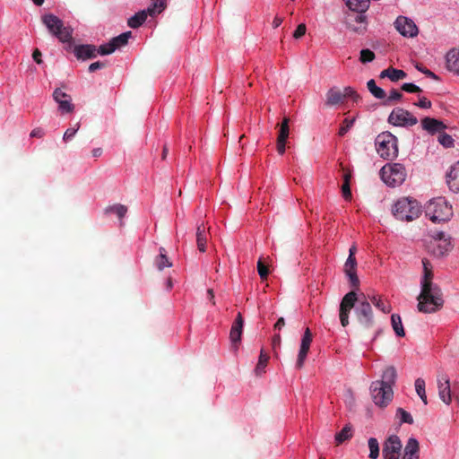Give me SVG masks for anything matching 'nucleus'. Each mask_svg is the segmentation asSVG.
I'll list each match as a JSON object with an SVG mask.
<instances>
[{"instance_id":"obj_1","label":"nucleus","mask_w":459,"mask_h":459,"mask_svg":"<svg viewBox=\"0 0 459 459\" xmlns=\"http://www.w3.org/2000/svg\"><path fill=\"white\" fill-rule=\"evenodd\" d=\"M369 299L364 293L357 295L355 291L348 292L340 305V321L343 327L349 325V314L355 307V315L360 325L370 328L374 324V316Z\"/></svg>"},{"instance_id":"obj_2","label":"nucleus","mask_w":459,"mask_h":459,"mask_svg":"<svg viewBox=\"0 0 459 459\" xmlns=\"http://www.w3.org/2000/svg\"><path fill=\"white\" fill-rule=\"evenodd\" d=\"M423 276L420 280V293L418 296V309L422 313H434L443 307L444 299L440 288L432 281L430 263L423 259Z\"/></svg>"},{"instance_id":"obj_3","label":"nucleus","mask_w":459,"mask_h":459,"mask_svg":"<svg viewBox=\"0 0 459 459\" xmlns=\"http://www.w3.org/2000/svg\"><path fill=\"white\" fill-rule=\"evenodd\" d=\"M397 377L396 369L393 366L385 368L381 375L380 380L371 383L370 394L373 402L379 407L387 406L393 399V386Z\"/></svg>"},{"instance_id":"obj_4","label":"nucleus","mask_w":459,"mask_h":459,"mask_svg":"<svg viewBox=\"0 0 459 459\" xmlns=\"http://www.w3.org/2000/svg\"><path fill=\"white\" fill-rule=\"evenodd\" d=\"M425 214L434 223L448 221L453 215L452 205L445 197L430 200L425 206Z\"/></svg>"},{"instance_id":"obj_5","label":"nucleus","mask_w":459,"mask_h":459,"mask_svg":"<svg viewBox=\"0 0 459 459\" xmlns=\"http://www.w3.org/2000/svg\"><path fill=\"white\" fill-rule=\"evenodd\" d=\"M392 212L397 220L411 221L421 213V206L413 198L403 197L394 203Z\"/></svg>"},{"instance_id":"obj_6","label":"nucleus","mask_w":459,"mask_h":459,"mask_svg":"<svg viewBox=\"0 0 459 459\" xmlns=\"http://www.w3.org/2000/svg\"><path fill=\"white\" fill-rule=\"evenodd\" d=\"M380 177L386 186L395 187L405 181L407 171L401 163H386L380 169Z\"/></svg>"},{"instance_id":"obj_7","label":"nucleus","mask_w":459,"mask_h":459,"mask_svg":"<svg viewBox=\"0 0 459 459\" xmlns=\"http://www.w3.org/2000/svg\"><path fill=\"white\" fill-rule=\"evenodd\" d=\"M376 150L385 160L394 159L398 155L397 138L390 132L379 134L375 140Z\"/></svg>"},{"instance_id":"obj_8","label":"nucleus","mask_w":459,"mask_h":459,"mask_svg":"<svg viewBox=\"0 0 459 459\" xmlns=\"http://www.w3.org/2000/svg\"><path fill=\"white\" fill-rule=\"evenodd\" d=\"M43 23L49 32L55 35L61 42H69L72 39V30L65 27L63 22L54 14H46L42 17Z\"/></svg>"},{"instance_id":"obj_9","label":"nucleus","mask_w":459,"mask_h":459,"mask_svg":"<svg viewBox=\"0 0 459 459\" xmlns=\"http://www.w3.org/2000/svg\"><path fill=\"white\" fill-rule=\"evenodd\" d=\"M163 10V0L153 2L147 9L136 13L128 19L127 24L133 29L140 27L147 19L148 15L155 16Z\"/></svg>"},{"instance_id":"obj_10","label":"nucleus","mask_w":459,"mask_h":459,"mask_svg":"<svg viewBox=\"0 0 459 459\" xmlns=\"http://www.w3.org/2000/svg\"><path fill=\"white\" fill-rule=\"evenodd\" d=\"M388 121L395 126H414L418 122L416 117L409 111L400 108H394L391 112Z\"/></svg>"},{"instance_id":"obj_11","label":"nucleus","mask_w":459,"mask_h":459,"mask_svg":"<svg viewBox=\"0 0 459 459\" xmlns=\"http://www.w3.org/2000/svg\"><path fill=\"white\" fill-rule=\"evenodd\" d=\"M403 445L401 439L396 435L389 436L383 445L384 459H399Z\"/></svg>"},{"instance_id":"obj_12","label":"nucleus","mask_w":459,"mask_h":459,"mask_svg":"<svg viewBox=\"0 0 459 459\" xmlns=\"http://www.w3.org/2000/svg\"><path fill=\"white\" fill-rule=\"evenodd\" d=\"M131 36L132 32L126 31L114 37L108 43L100 46L98 53L101 56L112 54L116 49L126 45Z\"/></svg>"},{"instance_id":"obj_13","label":"nucleus","mask_w":459,"mask_h":459,"mask_svg":"<svg viewBox=\"0 0 459 459\" xmlns=\"http://www.w3.org/2000/svg\"><path fill=\"white\" fill-rule=\"evenodd\" d=\"M394 27L403 37L413 38L419 32L415 22L405 16H399L394 22Z\"/></svg>"},{"instance_id":"obj_14","label":"nucleus","mask_w":459,"mask_h":459,"mask_svg":"<svg viewBox=\"0 0 459 459\" xmlns=\"http://www.w3.org/2000/svg\"><path fill=\"white\" fill-rule=\"evenodd\" d=\"M53 99L58 104V110L62 113H72L74 106L72 103V98L69 94L61 89H56L53 92Z\"/></svg>"},{"instance_id":"obj_15","label":"nucleus","mask_w":459,"mask_h":459,"mask_svg":"<svg viewBox=\"0 0 459 459\" xmlns=\"http://www.w3.org/2000/svg\"><path fill=\"white\" fill-rule=\"evenodd\" d=\"M312 342V333L309 328L305 330V333L301 338L300 348L298 354L296 367L301 368L307 359V352L309 351Z\"/></svg>"},{"instance_id":"obj_16","label":"nucleus","mask_w":459,"mask_h":459,"mask_svg":"<svg viewBox=\"0 0 459 459\" xmlns=\"http://www.w3.org/2000/svg\"><path fill=\"white\" fill-rule=\"evenodd\" d=\"M437 381L439 398L446 404H449L451 403V389L448 377L446 375H439Z\"/></svg>"},{"instance_id":"obj_17","label":"nucleus","mask_w":459,"mask_h":459,"mask_svg":"<svg viewBox=\"0 0 459 459\" xmlns=\"http://www.w3.org/2000/svg\"><path fill=\"white\" fill-rule=\"evenodd\" d=\"M401 459H420V443L415 437L408 438Z\"/></svg>"},{"instance_id":"obj_18","label":"nucleus","mask_w":459,"mask_h":459,"mask_svg":"<svg viewBox=\"0 0 459 459\" xmlns=\"http://www.w3.org/2000/svg\"><path fill=\"white\" fill-rule=\"evenodd\" d=\"M446 184L454 193H459V160L450 167L446 174Z\"/></svg>"},{"instance_id":"obj_19","label":"nucleus","mask_w":459,"mask_h":459,"mask_svg":"<svg viewBox=\"0 0 459 459\" xmlns=\"http://www.w3.org/2000/svg\"><path fill=\"white\" fill-rule=\"evenodd\" d=\"M98 50L93 45H78L74 47V53L78 59L86 60L95 57Z\"/></svg>"},{"instance_id":"obj_20","label":"nucleus","mask_w":459,"mask_h":459,"mask_svg":"<svg viewBox=\"0 0 459 459\" xmlns=\"http://www.w3.org/2000/svg\"><path fill=\"white\" fill-rule=\"evenodd\" d=\"M344 102V94L338 87L330 88L325 94V105L328 107L336 106Z\"/></svg>"},{"instance_id":"obj_21","label":"nucleus","mask_w":459,"mask_h":459,"mask_svg":"<svg viewBox=\"0 0 459 459\" xmlns=\"http://www.w3.org/2000/svg\"><path fill=\"white\" fill-rule=\"evenodd\" d=\"M244 320L240 313L237 315V317L232 324L230 338L233 343L240 342L242 331H243Z\"/></svg>"},{"instance_id":"obj_22","label":"nucleus","mask_w":459,"mask_h":459,"mask_svg":"<svg viewBox=\"0 0 459 459\" xmlns=\"http://www.w3.org/2000/svg\"><path fill=\"white\" fill-rule=\"evenodd\" d=\"M447 69L459 75V48H453L446 56Z\"/></svg>"},{"instance_id":"obj_23","label":"nucleus","mask_w":459,"mask_h":459,"mask_svg":"<svg viewBox=\"0 0 459 459\" xmlns=\"http://www.w3.org/2000/svg\"><path fill=\"white\" fill-rule=\"evenodd\" d=\"M422 128L430 134L440 132L446 128V126L439 120L430 117H425L421 121Z\"/></svg>"},{"instance_id":"obj_24","label":"nucleus","mask_w":459,"mask_h":459,"mask_svg":"<svg viewBox=\"0 0 459 459\" xmlns=\"http://www.w3.org/2000/svg\"><path fill=\"white\" fill-rule=\"evenodd\" d=\"M368 299L369 301L380 311L385 314L390 313L392 310V307L390 303L384 299L382 296L379 295H368Z\"/></svg>"},{"instance_id":"obj_25","label":"nucleus","mask_w":459,"mask_h":459,"mask_svg":"<svg viewBox=\"0 0 459 459\" xmlns=\"http://www.w3.org/2000/svg\"><path fill=\"white\" fill-rule=\"evenodd\" d=\"M381 78H389L392 82H397L406 77V73L403 70L389 67L380 73Z\"/></svg>"},{"instance_id":"obj_26","label":"nucleus","mask_w":459,"mask_h":459,"mask_svg":"<svg viewBox=\"0 0 459 459\" xmlns=\"http://www.w3.org/2000/svg\"><path fill=\"white\" fill-rule=\"evenodd\" d=\"M207 242L206 228L204 224H200L196 229V244L200 252L205 251V245Z\"/></svg>"},{"instance_id":"obj_27","label":"nucleus","mask_w":459,"mask_h":459,"mask_svg":"<svg viewBox=\"0 0 459 459\" xmlns=\"http://www.w3.org/2000/svg\"><path fill=\"white\" fill-rule=\"evenodd\" d=\"M349 9L358 13H364L369 5V0H343Z\"/></svg>"},{"instance_id":"obj_28","label":"nucleus","mask_w":459,"mask_h":459,"mask_svg":"<svg viewBox=\"0 0 459 459\" xmlns=\"http://www.w3.org/2000/svg\"><path fill=\"white\" fill-rule=\"evenodd\" d=\"M414 385H415V391H416L417 394L421 399L423 403L425 405H427L428 398H427L426 390H425V386H426L425 380L421 377H419L415 380Z\"/></svg>"},{"instance_id":"obj_29","label":"nucleus","mask_w":459,"mask_h":459,"mask_svg":"<svg viewBox=\"0 0 459 459\" xmlns=\"http://www.w3.org/2000/svg\"><path fill=\"white\" fill-rule=\"evenodd\" d=\"M126 212L127 207L120 204L110 205L105 209V213H115L119 219H123Z\"/></svg>"},{"instance_id":"obj_30","label":"nucleus","mask_w":459,"mask_h":459,"mask_svg":"<svg viewBox=\"0 0 459 459\" xmlns=\"http://www.w3.org/2000/svg\"><path fill=\"white\" fill-rule=\"evenodd\" d=\"M391 323H392L393 329H394V333H396V335L399 337L404 336L405 333H404V329H403V326L402 324V319H401L400 316L397 314H393L391 316Z\"/></svg>"},{"instance_id":"obj_31","label":"nucleus","mask_w":459,"mask_h":459,"mask_svg":"<svg viewBox=\"0 0 459 459\" xmlns=\"http://www.w3.org/2000/svg\"><path fill=\"white\" fill-rule=\"evenodd\" d=\"M369 92L377 99L382 100L385 97V91L376 84L375 80L371 79L367 82Z\"/></svg>"},{"instance_id":"obj_32","label":"nucleus","mask_w":459,"mask_h":459,"mask_svg":"<svg viewBox=\"0 0 459 459\" xmlns=\"http://www.w3.org/2000/svg\"><path fill=\"white\" fill-rule=\"evenodd\" d=\"M155 264L159 270H163L166 267H171L172 264L169 261L165 254V249L163 247L160 248V255L157 256L155 260Z\"/></svg>"},{"instance_id":"obj_33","label":"nucleus","mask_w":459,"mask_h":459,"mask_svg":"<svg viewBox=\"0 0 459 459\" xmlns=\"http://www.w3.org/2000/svg\"><path fill=\"white\" fill-rule=\"evenodd\" d=\"M368 446L369 448L368 457L370 459H377L379 456V444L377 439L375 437L368 438Z\"/></svg>"},{"instance_id":"obj_34","label":"nucleus","mask_w":459,"mask_h":459,"mask_svg":"<svg viewBox=\"0 0 459 459\" xmlns=\"http://www.w3.org/2000/svg\"><path fill=\"white\" fill-rule=\"evenodd\" d=\"M351 437V428L349 426H345L342 429L335 435L336 443L342 444V442L350 439Z\"/></svg>"},{"instance_id":"obj_35","label":"nucleus","mask_w":459,"mask_h":459,"mask_svg":"<svg viewBox=\"0 0 459 459\" xmlns=\"http://www.w3.org/2000/svg\"><path fill=\"white\" fill-rule=\"evenodd\" d=\"M268 359H269L268 355L266 353H264V351H261L258 363L255 369L256 375H261L262 373L264 372V368L266 367Z\"/></svg>"},{"instance_id":"obj_36","label":"nucleus","mask_w":459,"mask_h":459,"mask_svg":"<svg viewBox=\"0 0 459 459\" xmlns=\"http://www.w3.org/2000/svg\"><path fill=\"white\" fill-rule=\"evenodd\" d=\"M396 416L400 420V424H403V423L412 424L413 423V418L411 415V413L406 411L403 408H398L397 409Z\"/></svg>"},{"instance_id":"obj_37","label":"nucleus","mask_w":459,"mask_h":459,"mask_svg":"<svg viewBox=\"0 0 459 459\" xmlns=\"http://www.w3.org/2000/svg\"><path fill=\"white\" fill-rule=\"evenodd\" d=\"M438 143L445 148H451L454 146L453 137L446 133H440L437 137Z\"/></svg>"},{"instance_id":"obj_38","label":"nucleus","mask_w":459,"mask_h":459,"mask_svg":"<svg viewBox=\"0 0 459 459\" xmlns=\"http://www.w3.org/2000/svg\"><path fill=\"white\" fill-rule=\"evenodd\" d=\"M342 195L346 200H350L351 197V192L350 187V175H344V182L342 186Z\"/></svg>"},{"instance_id":"obj_39","label":"nucleus","mask_w":459,"mask_h":459,"mask_svg":"<svg viewBox=\"0 0 459 459\" xmlns=\"http://www.w3.org/2000/svg\"><path fill=\"white\" fill-rule=\"evenodd\" d=\"M375 59V54L370 49H362L360 51L359 61L363 64L371 62Z\"/></svg>"},{"instance_id":"obj_40","label":"nucleus","mask_w":459,"mask_h":459,"mask_svg":"<svg viewBox=\"0 0 459 459\" xmlns=\"http://www.w3.org/2000/svg\"><path fill=\"white\" fill-rule=\"evenodd\" d=\"M355 119L354 118H345L342 124V126H340L339 128V135L340 136H343L349 130L350 128L353 126V123H354Z\"/></svg>"},{"instance_id":"obj_41","label":"nucleus","mask_w":459,"mask_h":459,"mask_svg":"<svg viewBox=\"0 0 459 459\" xmlns=\"http://www.w3.org/2000/svg\"><path fill=\"white\" fill-rule=\"evenodd\" d=\"M342 94H344V100L346 98H351L354 101H357L359 99V94L355 91V90L350 86H347L345 87L342 91Z\"/></svg>"},{"instance_id":"obj_42","label":"nucleus","mask_w":459,"mask_h":459,"mask_svg":"<svg viewBox=\"0 0 459 459\" xmlns=\"http://www.w3.org/2000/svg\"><path fill=\"white\" fill-rule=\"evenodd\" d=\"M80 128V123H77L74 127L68 128L64 134L63 140L65 142H68L73 139V137L75 135L77 131Z\"/></svg>"},{"instance_id":"obj_43","label":"nucleus","mask_w":459,"mask_h":459,"mask_svg":"<svg viewBox=\"0 0 459 459\" xmlns=\"http://www.w3.org/2000/svg\"><path fill=\"white\" fill-rule=\"evenodd\" d=\"M357 266V261L355 257H349L347 258L345 264H344V272H351L356 271Z\"/></svg>"},{"instance_id":"obj_44","label":"nucleus","mask_w":459,"mask_h":459,"mask_svg":"<svg viewBox=\"0 0 459 459\" xmlns=\"http://www.w3.org/2000/svg\"><path fill=\"white\" fill-rule=\"evenodd\" d=\"M402 89L404 91L410 92V93L420 92L421 91L419 86L415 85L414 83H411V82L403 83L402 86Z\"/></svg>"},{"instance_id":"obj_45","label":"nucleus","mask_w":459,"mask_h":459,"mask_svg":"<svg viewBox=\"0 0 459 459\" xmlns=\"http://www.w3.org/2000/svg\"><path fill=\"white\" fill-rule=\"evenodd\" d=\"M306 31H307L306 25L304 23H300L295 30V31L293 33V38H295L296 39H299L306 34Z\"/></svg>"},{"instance_id":"obj_46","label":"nucleus","mask_w":459,"mask_h":459,"mask_svg":"<svg viewBox=\"0 0 459 459\" xmlns=\"http://www.w3.org/2000/svg\"><path fill=\"white\" fill-rule=\"evenodd\" d=\"M257 271L258 274L262 279H265L269 273V271L265 265L261 262V260L257 263Z\"/></svg>"},{"instance_id":"obj_47","label":"nucleus","mask_w":459,"mask_h":459,"mask_svg":"<svg viewBox=\"0 0 459 459\" xmlns=\"http://www.w3.org/2000/svg\"><path fill=\"white\" fill-rule=\"evenodd\" d=\"M345 273H346L347 277L349 278L351 284L352 286L357 287L359 285V281L357 276L356 271L346 272Z\"/></svg>"},{"instance_id":"obj_48","label":"nucleus","mask_w":459,"mask_h":459,"mask_svg":"<svg viewBox=\"0 0 459 459\" xmlns=\"http://www.w3.org/2000/svg\"><path fill=\"white\" fill-rule=\"evenodd\" d=\"M289 134H290V127L280 126L277 139L287 141V139L289 137Z\"/></svg>"},{"instance_id":"obj_49","label":"nucleus","mask_w":459,"mask_h":459,"mask_svg":"<svg viewBox=\"0 0 459 459\" xmlns=\"http://www.w3.org/2000/svg\"><path fill=\"white\" fill-rule=\"evenodd\" d=\"M417 106L421 108H429L431 107V101L429 100L427 98L422 97L419 100Z\"/></svg>"},{"instance_id":"obj_50","label":"nucleus","mask_w":459,"mask_h":459,"mask_svg":"<svg viewBox=\"0 0 459 459\" xmlns=\"http://www.w3.org/2000/svg\"><path fill=\"white\" fill-rule=\"evenodd\" d=\"M103 67H105V63L98 61V62L91 63L90 65L89 71L91 73H92V72H95V71H97L99 69H101Z\"/></svg>"},{"instance_id":"obj_51","label":"nucleus","mask_w":459,"mask_h":459,"mask_svg":"<svg viewBox=\"0 0 459 459\" xmlns=\"http://www.w3.org/2000/svg\"><path fill=\"white\" fill-rule=\"evenodd\" d=\"M286 142L285 140L277 139V152L280 155H282L286 150Z\"/></svg>"},{"instance_id":"obj_52","label":"nucleus","mask_w":459,"mask_h":459,"mask_svg":"<svg viewBox=\"0 0 459 459\" xmlns=\"http://www.w3.org/2000/svg\"><path fill=\"white\" fill-rule=\"evenodd\" d=\"M45 134V132L42 128H35L33 129L31 132H30V137H38V138H41L43 137Z\"/></svg>"},{"instance_id":"obj_53","label":"nucleus","mask_w":459,"mask_h":459,"mask_svg":"<svg viewBox=\"0 0 459 459\" xmlns=\"http://www.w3.org/2000/svg\"><path fill=\"white\" fill-rule=\"evenodd\" d=\"M402 98V94L396 91V90H393L391 92H390V95L388 97V101H394V100H398Z\"/></svg>"},{"instance_id":"obj_54","label":"nucleus","mask_w":459,"mask_h":459,"mask_svg":"<svg viewBox=\"0 0 459 459\" xmlns=\"http://www.w3.org/2000/svg\"><path fill=\"white\" fill-rule=\"evenodd\" d=\"M32 57L37 64H41V52L39 49H35L32 54Z\"/></svg>"},{"instance_id":"obj_55","label":"nucleus","mask_w":459,"mask_h":459,"mask_svg":"<svg viewBox=\"0 0 459 459\" xmlns=\"http://www.w3.org/2000/svg\"><path fill=\"white\" fill-rule=\"evenodd\" d=\"M285 325V321L283 317H281L278 319V321L275 323L274 327L278 330H281Z\"/></svg>"},{"instance_id":"obj_56","label":"nucleus","mask_w":459,"mask_h":459,"mask_svg":"<svg viewBox=\"0 0 459 459\" xmlns=\"http://www.w3.org/2000/svg\"><path fill=\"white\" fill-rule=\"evenodd\" d=\"M282 18L279 17V16H276L273 21V28H278L279 26H281V24L282 23Z\"/></svg>"},{"instance_id":"obj_57","label":"nucleus","mask_w":459,"mask_h":459,"mask_svg":"<svg viewBox=\"0 0 459 459\" xmlns=\"http://www.w3.org/2000/svg\"><path fill=\"white\" fill-rule=\"evenodd\" d=\"M281 343V336L280 334H275L273 338V345L275 348L277 345Z\"/></svg>"},{"instance_id":"obj_58","label":"nucleus","mask_w":459,"mask_h":459,"mask_svg":"<svg viewBox=\"0 0 459 459\" xmlns=\"http://www.w3.org/2000/svg\"><path fill=\"white\" fill-rule=\"evenodd\" d=\"M102 154V150L100 148H95L92 150L93 157H100Z\"/></svg>"},{"instance_id":"obj_59","label":"nucleus","mask_w":459,"mask_h":459,"mask_svg":"<svg viewBox=\"0 0 459 459\" xmlns=\"http://www.w3.org/2000/svg\"><path fill=\"white\" fill-rule=\"evenodd\" d=\"M357 251L356 246H351L349 250V257H355V253Z\"/></svg>"},{"instance_id":"obj_60","label":"nucleus","mask_w":459,"mask_h":459,"mask_svg":"<svg viewBox=\"0 0 459 459\" xmlns=\"http://www.w3.org/2000/svg\"><path fill=\"white\" fill-rule=\"evenodd\" d=\"M289 122H290V119L288 117H284L282 122L279 125V126L289 127Z\"/></svg>"},{"instance_id":"obj_61","label":"nucleus","mask_w":459,"mask_h":459,"mask_svg":"<svg viewBox=\"0 0 459 459\" xmlns=\"http://www.w3.org/2000/svg\"><path fill=\"white\" fill-rule=\"evenodd\" d=\"M424 74H427L429 77H432V78L436 77V75L431 71H429V70L424 71Z\"/></svg>"},{"instance_id":"obj_62","label":"nucleus","mask_w":459,"mask_h":459,"mask_svg":"<svg viewBox=\"0 0 459 459\" xmlns=\"http://www.w3.org/2000/svg\"><path fill=\"white\" fill-rule=\"evenodd\" d=\"M208 294L210 296V299L212 301V303L214 304V295H213V292H212V290H208Z\"/></svg>"},{"instance_id":"obj_63","label":"nucleus","mask_w":459,"mask_h":459,"mask_svg":"<svg viewBox=\"0 0 459 459\" xmlns=\"http://www.w3.org/2000/svg\"><path fill=\"white\" fill-rule=\"evenodd\" d=\"M36 5L40 6L43 4L44 0H31Z\"/></svg>"},{"instance_id":"obj_64","label":"nucleus","mask_w":459,"mask_h":459,"mask_svg":"<svg viewBox=\"0 0 459 459\" xmlns=\"http://www.w3.org/2000/svg\"><path fill=\"white\" fill-rule=\"evenodd\" d=\"M168 153V149L166 147H164L163 149V153H162V158L165 159L166 155Z\"/></svg>"}]
</instances>
